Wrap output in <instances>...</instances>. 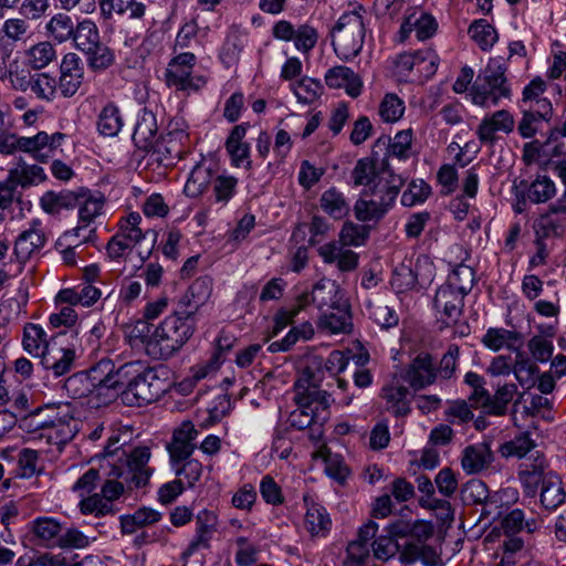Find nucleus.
I'll return each mask as SVG.
<instances>
[{
	"label": "nucleus",
	"instance_id": "obj_1",
	"mask_svg": "<svg viewBox=\"0 0 566 566\" xmlns=\"http://www.w3.org/2000/svg\"><path fill=\"white\" fill-rule=\"evenodd\" d=\"M322 379L313 373V368L303 370L302 377L294 384V401L296 409L289 416V423L297 430L311 429V438L322 437V427L327 421L332 394L321 390Z\"/></svg>",
	"mask_w": 566,
	"mask_h": 566
},
{
	"label": "nucleus",
	"instance_id": "obj_2",
	"mask_svg": "<svg viewBox=\"0 0 566 566\" xmlns=\"http://www.w3.org/2000/svg\"><path fill=\"white\" fill-rule=\"evenodd\" d=\"M122 455L125 461L119 468L114 467L112 472L103 473L101 492L94 493L80 501V509L83 514H94L96 516L106 515L112 512V502L124 492L123 483L108 479L111 474L122 478L129 488H138L142 481V447L135 446L129 450H123Z\"/></svg>",
	"mask_w": 566,
	"mask_h": 566
},
{
	"label": "nucleus",
	"instance_id": "obj_3",
	"mask_svg": "<svg viewBox=\"0 0 566 566\" xmlns=\"http://www.w3.org/2000/svg\"><path fill=\"white\" fill-rule=\"evenodd\" d=\"M353 186H364L363 196L373 197L392 209L405 185V179L396 174L385 159L364 157L356 161L352 170Z\"/></svg>",
	"mask_w": 566,
	"mask_h": 566
},
{
	"label": "nucleus",
	"instance_id": "obj_4",
	"mask_svg": "<svg viewBox=\"0 0 566 566\" xmlns=\"http://www.w3.org/2000/svg\"><path fill=\"white\" fill-rule=\"evenodd\" d=\"M195 328L196 319L186 318V315H180L176 310L147 339L144 338L145 353L155 359H167L193 335ZM145 333H150L149 325L144 326Z\"/></svg>",
	"mask_w": 566,
	"mask_h": 566
},
{
	"label": "nucleus",
	"instance_id": "obj_5",
	"mask_svg": "<svg viewBox=\"0 0 566 566\" xmlns=\"http://www.w3.org/2000/svg\"><path fill=\"white\" fill-rule=\"evenodd\" d=\"M65 135L59 132L48 134L39 132L33 136H19L8 130L0 132V154L11 156L15 153L28 154L39 163H48L55 156Z\"/></svg>",
	"mask_w": 566,
	"mask_h": 566
},
{
	"label": "nucleus",
	"instance_id": "obj_6",
	"mask_svg": "<svg viewBox=\"0 0 566 566\" xmlns=\"http://www.w3.org/2000/svg\"><path fill=\"white\" fill-rule=\"evenodd\" d=\"M360 10L344 12L329 31L334 53L343 62L353 61L364 46L366 27Z\"/></svg>",
	"mask_w": 566,
	"mask_h": 566
},
{
	"label": "nucleus",
	"instance_id": "obj_7",
	"mask_svg": "<svg viewBox=\"0 0 566 566\" xmlns=\"http://www.w3.org/2000/svg\"><path fill=\"white\" fill-rule=\"evenodd\" d=\"M505 72L506 66L500 59H491L470 90L472 103L490 108L496 106L502 98H510L511 87Z\"/></svg>",
	"mask_w": 566,
	"mask_h": 566
},
{
	"label": "nucleus",
	"instance_id": "obj_8",
	"mask_svg": "<svg viewBox=\"0 0 566 566\" xmlns=\"http://www.w3.org/2000/svg\"><path fill=\"white\" fill-rule=\"evenodd\" d=\"M101 9L104 14L111 15L113 11L119 14H127L125 24L126 38L122 54L128 67L135 69L142 62L139 49V35L134 30V23L142 17V3L134 0H99Z\"/></svg>",
	"mask_w": 566,
	"mask_h": 566
},
{
	"label": "nucleus",
	"instance_id": "obj_9",
	"mask_svg": "<svg viewBox=\"0 0 566 566\" xmlns=\"http://www.w3.org/2000/svg\"><path fill=\"white\" fill-rule=\"evenodd\" d=\"M115 384L112 394L107 395L108 400L120 396L122 401L127 406H139V382L142 380V361L139 359L126 363L118 369H114Z\"/></svg>",
	"mask_w": 566,
	"mask_h": 566
},
{
	"label": "nucleus",
	"instance_id": "obj_10",
	"mask_svg": "<svg viewBox=\"0 0 566 566\" xmlns=\"http://www.w3.org/2000/svg\"><path fill=\"white\" fill-rule=\"evenodd\" d=\"M140 220L138 212H132L120 221L118 232L107 244V253L112 259L127 258L135 250L137 255H140L137 249L142 240Z\"/></svg>",
	"mask_w": 566,
	"mask_h": 566
},
{
	"label": "nucleus",
	"instance_id": "obj_11",
	"mask_svg": "<svg viewBox=\"0 0 566 566\" xmlns=\"http://www.w3.org/2000/svg\"><path fill=\"white\" fill-rule=\"evenodd\" d=\"M195 62L196 55L190 52L180 53L174 57L167 67L168 85L188 93L197 92L203 87L207 83L206 77L192 73Z\"/></svg>",
	"mask_w": 566,
	"mask_h": 566
},
{
	"label": "nucleus",
	"instance_id": "obj_12",
	"mask_svg": "<svg viewBox=\"0 0 566 566\" xmlns=\"http://www.w3.org/2000/svg\"><path fill=\"white\" fill-rule=\"evenodd\" d=\"M433 277V264L427 256H419L415 268L401 263L392 272L390 284L397 293L410 291L417 284L430 283Z\"/></svg>",
	"mask_w": 566,
	"mask_h": 566
},
{
	"label": "nucleus",
	"instance_id": "obj_13",
	"mask_svg": "<svg viewBox=\"0 0 566 566\" xmlns=\"http://www.w3.org/2000/svg\"><path fill=\"white\" fill-rule=\"evenodd\" d=\"M65 332H59L52 335V343L40 356V365L52 373L54 377H61L67 374L75 359V349L72 346H64L62 338Z\"/></svg>",
	"mask_w": 566,
	"mask_h": 566
},
{
	"label": "nucleus",
	"instance_id": "obj_14",
	"mask_svg": "<svg viewBox=\"0 0 566 566\" xmlns=\"http://www.w3.org/2000/svg\"><path fill=\"white\" fill-rule=\"evenodd\" d=\"M212 289L213 280L211 276L202 275L196 279L179 298L178 313L186 315V318H195L199 310L210 300Z\"/></svg>",
	"mask_w": 566,
	"mask_h": 566
},
{
	"label": "nucleus",
	"instance_id": "obj_15",
	"mask_svg": "<svg viewBox=\"0 0 566 566\" xmlns=\"http://www.w3.org/2000/svg\"><path fill=\"white\" fill-rule=\"evenodd\" d=\"M465 295L446 283L437 290L433 306L446 326L455 324L462 316Z\"/></svg>",
	"mask_w": 566,
	"mask_h": 566
},
{
	"label": "nucleus",
	"instance_id": "obj_16",
	"mask_svg": "<svg viewBox=\"0 0 566 566\" xmlns=\"http://www.w3.org/2000/svg\"><path fill=\"white\" fill-rule=\"evenodd\" d=\"M548 474H556V472L549 469L545 457L536 451V454L528 461L523 462L518 469L517 476L525 495L534 497L539 484L546 481Z\"/></svg>",
	"mask_w": 566,
	"mask_h": 566
},
{
	"label": "nucleus",
	"instance_id": "obj_17",
	"mask_svg": "<svg viewBox=\"0 0 566 566\" xmlns=\"http://www.w3.org/2000/svg\"><path fill=\"white\" fill-rule=\"evenodd\" d=\"M343 301L339 285L333 280L322 279L314 284L311 292L302 293L296 303H300L303 308L313 303L319 311L324 312L329 311Z\"/></svg>",
	"mask_w": 566,
	"mask_h": 566
},
{
	"label": "nucleus",
	"instance_id": "obj_18",
	"mask_svg": "<svg viewBox=\"0 0 566 566\" xmlns=\"http://www.w3.org/2000/svg\"><path fill=\"white\" fill-rule=\"evenodd\" d=\"M46 237L40 219H32L14 242V255L20 263H25L45 245Z\"/></svg>",
	"mask_w": 566,
	"mask_h": 566
},
{
	"label": "nucleus",
	"instance_id": "obj_19",
	"mask_svg": "<svg viewBox=\"0 0 566 566\" xmlns=\"http://www.w3.org/2000/svg\"><path fill=\"white\" fill-rule=\"evenodd\" d=\"M515 127L514 116L506 109L495 111L485 116L476 128L479 140L489 146H494L497 142V133L511 134Z\"/></svg>",
	"mask_w": 566,
	"mask_h": 566
},
{
	"label": "nucleus",
	"instance_id": "obj_20",
	"mask_svg": "<svg viewBox=\"0 0 566 566\" xmlns=\"http://www.w3.org/2000/svg\"><path fill=\"white\" fill-rule=\"evenodd\" d=\"M249 127V123L235 125L231 129L224 144L226 150L231 159V165L237 168L244 167L248 170L252 168L250 145L244 142Z\"/></svg>",
	"mask_w": 566,
	"mask_h": 566
},
{
	"label": "nucleus",
	"instance_id": "obj_21",
	"mask_svg": "<svg viewBox=\"0 0 566 566\" xmlns=\"http://www.w3.org/2000/svg\"><path fill=\"white\" fill-rule=\"evenodd\" d=\"M60 71L59 90L64 97H72L81 87L84 78L81 59L75 53L65 54Z\"/></svg>",
	"mask_w": 566,
	"mask_h": 566
},
{
	"label": "nucleus",
	"instance_id": "obj_22",
	"mask_svg": "<svg viewBox=\"0 0 566 566\" xmlns=\"http://www.w3.org/2000/svg\"><path fill=\"white\" fill-rule=\"evenodd\" d=\"M170 370L163 364L144 369V401H157L171 387Z\"/></svg>",
	"mask_w": 566,
	"mask_h": 566
},
{
	"label": "nucleus",
	"instance_id": "obj_23",
	"mask_svg": "<svg viewBox=\"0 0 566 566\" xmlns=\"http://www.w3.org/2000/svg\"><path fill=\"white\" fill-rule=\"evenodd\" d=\"M437 379L432 356L428 353H420L413 358L406 370L405 380L413 390H420L433 384Z\"/></svg>",
	"mask_w": 566,
	"mask_h": 566
},
{
	"label": "nucleus",
	"instance_id": "obj_24",
	"mask_svg": "<svg viewBox=\"0 0 566 566\" xmlns=\"http://www.w3.org/2000/svg\"><path fill=\"white\" fill-rule=\"evenodd\" d=\"M324 80L329 88H344L350 97L355 98L361 94L363 82L359 75L348 66L336 65L328 69Z\"/></svg>",
	"mask_w": 566,
	"mask_h": 566
},
{
	"label": "nucleus",
	"instance_id": "obj_25",
	"mask_svg": "<svg viewBox=\"0 0 566 566\" xmlns=\"http://www.w3.org/2000/svg\"><path fill=\"white\" fill-rule=\"evenodd\" d=\"M248 42V33L237 24H232L226 34L219 57L227 67L235 65Z\"/></svg>",
	"mask_w": 566,
	"mask_h": 566
},
{
	"label": "nucleus",
	"instance_id": "obj_26",
	"mask_svg": "<svg viewBox=\"0 0 566 566\" xmlns=\"http://www.w3.org/2000/svg\"><path fill=\"white\" fill-rule=\"evenodd\" d=\"M493 462V453L485 442L465 447L461 455V467L468 474H478Z\"/></svg>",
	"mask_w": 566,
	"mask_h": 566
},
{
	"label": "nucleus",
	"instance_id": "obj_27",
	"mask_svg": "<svg viewBox=\"0 0 566 566\" xmlns=\"http://www.w3.org/2000/svg\"><path fill=\"white\" fill-rule=\"evenodd\" d=\"M381 397L386 401L387 410L394 416L405 417L410 413L409 389L398 379H392L382 387Z\"/></svg>",
	"mask_w": 566,
	"mask_h": 566
},
{
	"label": "nucleus",
	"instance_id": "obj_28",
	"mask_svg": "<svg viewBox=\"0 0 566 566\" xmlns=\"http://www.w3.org/2000/svg\"><path fill=\"white\" fill-rule=\"evenodd\" d=\"M318 328L329 334L348 333L352 328V316L346 301L322 312Z\"/></svg>",
	"mask_w": 566,
	"mask_h": 566
},
{
	"label": "nucleus",
	"instance_id": "obj_29",
	"mask_svg": "<svg viewBox=\"0 0 566 566\" xmlns=\"http://www.w3.org/2000/svg\"><path fill=\"white\" fill-rule=\"evenodd\" d=\"M96 391V397H104L103 402L109 401L107 395L112 394L115 380L114 363L109 359H102L95 366L84 371Z\"/></svg>",
	"mask_w": 566,
	"mask_h": 566
},
{
	"label": "nucleus",
	"instance_id": "obj_30",
	"mask_svg": "<svg viewBox=\"0 0 566 566\" xmlns=\"http://www.w3.org/2000/svg\"><path fill=\"white\" fill-rule=\"evenodd\" d=\"M51 421H48L44 430L39 433V440H45L48 446H55L59 449L72 438L70 420L59 416L56 409H49Z\"/></svg>",
	"mask_w": 566,
	"mask_h": 566
},
{
	"label": "nucleus",
	"instance_id": "obj_31",
	"mask_svg": "<svg viewBox=\"0 0 566 566\" xmlns=\"http://www.w3.org/2000/svg\"><path fill=\"white\" fill-rule=\"evenodd\" d=\"M539 503L548 512L556 511L566 501V490L560 476L548 474L546 481L539 484Z\"/></svg>",
	"mask_w": 566,
	"mask_h": 566
},
{
	"label": "nucleus",
	"instance_id": "obj_32",
	"mask_svg": "<svg viewBox=\"0 0 566 566\" xmlns=\"http://www.w3.org/2000/svg\"><path fill=\"white\" fill-rule=\"evenodd\" d=\"M436 19L423 11H417L406 18L400 27L402 38H407L409 33L415 32L416 38L424 41L431 38L437 31Z\"/></svg>",
	"mask_w": 566,
	"mask_h": 566
},
{
	"label": "nucleus",
	"instance_id": "obj_33",
	"mask_svg": "<svg viewBox=\"0 0 566 566\" xmlns=\"http://www.w3.org/2000/svg\"><path fill=\"white\" fill-rule=\"evenodd\" d=\"M319 207L323 212L334 220H342L350 212L347 197L336 187H331L321 195Z\"/></svg>",
	"mask_w": 566,
	"mask_h": 566
},
{
	"label": "nucleus",
	"instance_id": "obj_34",
	"mask_svg": "<svg viewBox=\"0 0 566 566\" xmlns=\"http://www.w3.org/2000/svg\"><path fill=\"white\" fill-rule=\"evenodd\" d=\"M386 203L376 198L363 196L353 207L355 218L363 223H378L390 211Z\"/></svg>",
	"mask_w": 566,
	"mask_h": 566
},
{
	"label": "nucleus",
	"instance_id": "obj_35",
	"mask_svg": "<svg viewBox=\"0 0 566 566\" xmlns=\"http://www.w3.org/2000/svg\"><path fill=\"white\" fill-rule=\"evenodd\" d=\"M52 343V335L48 336L46 332L40 324L27 323L23 327L22 348L29 355L36 358Z\"/></svg>",
	"mask_w": 566,
	"mask_h": 566
},
{
	"label": "nucleus",
	"instance_id": "obj_36",
	"mask_svg": "<svg viewBox=\"0 0 566 566\" xmlns=\"http://www.w3.org/2000/svg\"><path fill=\"white\" fill-rule=\"evenodd\" d=\"M413 140V130L411 128L399 130L392 139L379 138L377 144L382 143L387 145V151L385 160L388 163V158H397L399 160H407L411 156Z\"/></svg>",
	"mask_w": 566,
	"mask_h": 566
},
{
	"label": "nucleus",
	"instance_id": "obj_37",
	"mask_svg": "<svg viewBox=\"0 0 566 566\" xmlns=\"http://www.w3.org/2000/svg\"><path fill=\"white\" fill-rule=\"evenodd\" d=\"M306 503L305 527L312 536H326L332 526V520L326 509L315 502Z\"/></svg>",
	"mask_w": 566,
	"mask_h": 566
},
{
	"label": "nucleus",
	"instance_id": "obj_38",
	"mask_svg": "<svg viewBox=\"0 0 566 566\" xmlns=\"http://www.w3.org/2000/svg\"><path fill=\"white\" fill-rule=\"evenodd\" d=\"M8 177L11 182L21 188L36 186L46 180L45 171L41 166L29 165L24 160H20L17 167L10 169Z\"/></svg>",
	"mask_w": 566,
	"mask_h": 566
},
{
	"label": "nucleus",
	"instance_id": "obj_39",
	"mask_svg": "<svg viewBox=\"0 0 566 566\" xmlns=\"http://www.w3.org/2000/svg\"><path fill=\"white\" fill-rule=\"evenodd\" d=\"M169 154V149L160 137L150 142H148V139H144V160H146L147 168L153 165H157V168L159 169L156 180L166 176V168L170 165V163H166L170 159Z\"/></svg>",
	"mask_w": 566,
	"mask_h": 566
},
{
	"label": "nucleus",
	"instance_id": "obj_40",
	"mask_svg": "<svg viewBox=\"0 0 566 566\" xmlns=\"http://www.w3.org/2000/svg\"><path fill=\"white\" fill-rule=\"evenodd\" d=\"M80 199V193L69 190L60 192L46 191L40 199V206L46 213L54 214L62 209L75 208Z\"/></svg>",
	"mask_w": 566,
	"mask_h": 566
},
{
	"label": "nucleus",
	"instance_id": "obj_41",
	"mask_svg": "<svg viewBox=\"0 0 566 566\" xmlns=\"http://www.w3.org/2000/svg\"><path fill=\"white\" fill-rule=\"evenodd\" d=\"M347 365L348 357L340 350H333L329 353L325 360L315 359L304 369L313 368V373L323 380L325 371L333 379L337 377V375L343 373L346 369Z\"/></svg>",
	"mask_w": 566,
	"mask_h": 566
},
{
	"label": "nucleus",
	"instance_id": "obj_42",
	"mask_svg": "<svg viewBox=\"0 0 566 566\" xmlns=\"http://www.w3.org/2000/svg\"><path fill=\"white\" fill-rule=\"evenodd\" d=\"M32 532L40 543L56 547L62 532L61 524L52 517H38L32 522Z\"/></svg>",
	"mask_w": 566,
	"mask_h": 566
},
{
	"label": "nucleus",
	"instance_id": "obj_43",
	"mask_svg": "<svg viewBox=\"0 0 566 566\" xmlns=\"http://www.w3.org/2000/svg\"><path fill=\"white\" fill-rule=\"evenodd\" d=\"M522 336L515 331L505 328H489L483 335L482 343L490 349L499 352L502 348L514 349L521 343Z\"/></svg>",
	"mask_w": 566,
	"mask_h": 566
},
{
	"label": "nucleus",
	"instance_id": "obj_44",
	"mask_svg": "<svg viewBox=\"0 0 566 566\" xmlns=\"http://www.w3.org/2000/svg\"><path fill=\"white\" fill-rule=\"evenodd\" d=\"M78 208V226L71 232H66L65 235H80V231L85 229L95 217L101 213L103 208V200L101 198L87 197L85 193H80Z\"/></svg>",
	"mask_w": 566,
	"mask_h": 566
},
{
	"label": "nucleus",
	"instance_id": "obj_45",
	"mask_svg": "<svg viewBox=\"0 0 566 566\" xmlns=\"http://www.w3.org/2000/svg\"><path fill=\"white\" fill-rule=\"evenodd\" d=\"M123 127L119 108L114 103H108L101 111L97 118V130L105 137H115Z\"/></svg>",
	"mask_w": 566,
	"mask_h": 566
},
{
	"label": "nucleus",
	"instance_id": "obj_46",
	"mask_svg": "<svg viewBox=\"0 0 566 566\" xmlns=\"http://www.w3.org/2000/svg\"><path fill=\"white\" fill-rule=\"evenodd\" d=\"M211 182H213L211 169L203 164H198L191 170L185 185V193L188 197L196 198L203 193Z\"/></svg>",
	"mask_w": 566,
	"mask_h": 566
},
{
	"label": "nucleus",
	"instance_id": "obj_47",
	"mask_svg": "<svg viewBox=\"0 0 566 566\" xmlns=\"http://www.w3.org/2000/svg\"><path fill=\"white\" fill-rule=\"evenodd\" d=\"M72 40L77 50L90 51L101 40L98 28L92 20L84 19L75 25Z\"/></svg>",
	"mask_w": 566,
	"mask_h": 566
},
{
	"label": "nucleus",
	"instance_id": "obj_48",
	"mask_svg": "<svg viewBox=\"0 0 566 566\" xmlns=\"http://www.w3.org/2000/svg\"><path fill=\"white\" fill-rule=\"evenodd\" d=\"M74 29L75 25L72 18L65 13L54 14L45 25L48 36L59 43L72 39Z\"/></svg>",
	"mask_w": 566,
	"mask_h": 566
},
{
	"label": "nucleus",
	"instance_id": "obj_49",
	"mask_svg": "<svg viewBox=\"0 0 566 566\" xmlns=\"http://www.w3.org/2000/svg\"><path fill=\"white\" fill-rule=\"evenodd\" d=\"M367 310L369 317L382 329L396 327L399 323V315L395 308L381 301H368Z\"/></svg>",
	"mask_w": 566,
	"mask_h": 566
},
{
	"label": "nucleus",
	"instance_id": "obj_50",
	"mask_svg": "<svg viewBox=\"0 0 566 566\" xmlns=\"http://www.w3.org/2000/svg\"><path fill=\"white\" fill-rule=\"evenodd\" d=\"M468 32L482 51L490 50L497 41L496 30L484 19L473 21Z\"/></svg>",
	"mask_w": 566,
	"mask_h": 566
},
{
	"label": "nucleus",
	"instance_id": "obj_51",
	"mask_svg": "<svg viewBox=\"0 0 566 566\" xmlns=\"http://www.w3.org/2000/svg\"><path fill=\"white\" fill-rule=\"evenodd\" d=\"M517 391V386L511 384H497V389L491 396L490 402L486 403V411L492 416H503L506 412L507 405L512 401Z\"/></svg>",
	"mask_w": 566,
	"mask_h": 566
},
{
	"label": "nucleus",
	"instance_id": "obj_52",
	"mask_svg": "<svg viewBox=\"0 0 566 566\" xmlns=\"http://www.w3.org/2000/svg\"><path fill=\"white\" fill-rule=\"evenodd\" d=\"M42 468L40 467L39 453L35 450L25 448L18 452L17 467L14 470L15 476L21 479H31L40 474Z\"/></svg>",
	"mask_w": 566,
	"mask_h": 566
},
{
	"label": "nucleus",
	"instance_id": "obj_53",
	"mask_svg": "<svg viewBox=\"0 0 566 566\" xmlns=\"http://www.w3.org/2000/svg\"><path fill=\"white\" fill-rule=\"evenodd\" d=\"M49 409L51 408H36L34 411L21 416L17 423H19L22 430L31 433L33 439H39V433L44 430L48 421H51V412L48 411Z\"/></svg>",
	"mask_w": 566,
	"mask_h": 566
},
{
	"label": "nucleus",
	"instance_id": "obj_54",
	"mask_svg": "<svg viewBox=\"0 0 566 566\" xmlns=\"http://www.w3.org/2000/svg\"><path fill=\"white\" fill-rule=\"evenodd\" d=\"M525 187L527 199L534 203L546 202L556 193L555 184L547 176H537Z\"/></svg>",
	"mask_w": 566,
	"mask_h": 566
},
{
	"label": "nucleus",
	"instance_id": "obj_55",
	"mask_svg": "<svg viewBox=\"0 0 566 566\" xmlns=\"http://www.w3.org/2000/svg\"><path fill=\"white\" fill-rule=\"evenodd\" d=\"M178 481H182V485L189 489L193 488L199 482L203 467L197 459H189L180 462L179 464L171 465Z\"/></svg>",
	"mask_w": 566,
	"mask_h": 566
},
{
	"label": "nucleus",
	"instance_id": "obj_56",
	"mask_svg": "<svg viewBox=\"0 0 566 566\" xmlns=\"http://www.w3.org/2000/svg\"><path fill=\"white\" fill-rule=\"evenodd\" d=\"M536 443L528 432H522L512 440L506 441L500 448V452L504 458H523L535 448Z\"/></svg>",
	"mask_w": 566,
	"mask_h": 566
},
{
	"label": "nucleus",
	"instance_id": "obj_57",
	"mask_svg": "<svg viewBox=\"0 0 566 566\" xmlns=\"http://www.w3.org/2000/svg\"><path fill=\"white\" fill-rule=\"evenodd\" d=\"M464 384L471 388V392L468 397L469 401L474 406H483L486 408V403L491 400V395L485 389L484 378L474 371H468L464 375Z\"/></svg>",
	"mask_w": 566,
	"mask_h": 566
},
{
	"label": "nucleus",
	"instance_id": "obj_58",
	"mask_svg": "<svg viewBox=\"0 0 566 566\" xmlns=\"http://www.w3.org/2000/svg\"><path fill=\"white\" fill-rule=\"evenodd\" d=\"M558 213L552 212L542 214L534 223V229L537 239H546L549 237H556L562 234L564 231V223L557 217Z\"/></svg>",
	"mask_w": 566,
	"mask_h": 566
},
{
	"label": "nucleus",
	"instance_id": "obj_59",
	"mask_svg": "<svg viewBox=\"0 0 566 566\" xmlns=\"http://www.w3.org/2000/svg\"><path fill=\"white\" fill-rule=\"evenodd\" d=\"M405 102L398 95L388 93L379 104L378 114L386 123L398 122L405 113Z\"/></svg>",
	"mask_w": 566,
	"mask_h": 566
},
{
	"label": "nucleus",
	"instance_id": "obj_60",
	"mask_svg": "<svg viewBox=\"0 0 566 566\" xmlns=\"http://www.w3.org/2000/svg\"><path fill=\"white\" fill-rule=\"evenodd\" d=\"M64 389L73 399H81L91 395L96 396V391L84 371L70 376L64 382Z\"/></svg>",
	"mask_w": 566,
	"mask_h": 566
},
{
	"label": "nucleus",
	"instance_id": "obj_61",
	"mask_svg": "<svg viewBox=\"0 0 566 566\" xmlns=\"http://www.w3.org/2000/svg\"><path fill=\"white\" fill-rule=\"evenodd\" d=\"M474 277L475 272L471 266L460 264L448 276L446 284L468 295L473 287Z\"/></svg>",
	"mask_w": 566,
	"mask_h": 566
},
{
	"label": "nucleus",
	"instance_id": "obj_62",
	"mask_svg": "<svg viewBox=\"0 0 566 566\" xmlns=\"http://www.w3.org/2000/svg\"><path fill=\"white\" fill-rule=\"evenodd\" d=\"M323 86L319 81L312 77H304L293 85V93L297 101L303 104H312L322 94Z\"/></svg>",
	"mask_w": 566,
	"mask_h": 566
},
{
	"label": "nucleus",
	"instance_id": "obj_63",
	"mask_svg": "<svg viewBox=\"0 0 566 566\" xmlns=\"http://www.w3.org/2000/svg\"><path fill=\"white\" fill-rule=\"evenodd\" d=\"M86 55L87 64L95 71L105 70L114 62V54L101 40L90 51L83 52Z\"/></svg>",
	"mask_w": 566,
	"mask_h": 566
},
{
	"label": "nucleus",
	"instance_id": "obj_64",
	"mask_svg": "<svg viewBox=\"0 0 566 566\" xmlns=\"http://www.w3.org/2000/svg\"><path fill=\"white\" fill-rule=\"evenodd\" d=\"M461 499L465 504H485L489 499L488 485L479 479L468 481L461 489Z\"/></svg>",
	"mask_w": 566,
	"mask_h": 566
}]
</instances>
